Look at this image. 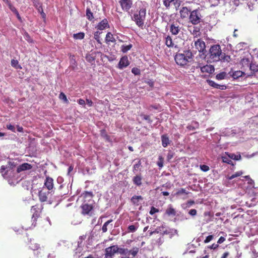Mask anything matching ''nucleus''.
<instances>
[{
    "mask_svg": "<svg viewBox=\"0 0 258 258\" xmlns=\"http://www.w3.org/2000/svg\"><path fill=\"white\" fill-rule=\"evenodd\" d=\"M43 207L42 205L40 204H36L35 206H33L31 207V212L32 213V224L30 225H26L25 229L26 230H28L29 229H31L36 225V221L40 216V214L42 212Z\"/></svg>",
    "mask_w": 258,
    "mask_h": 258,
    "instance_id": "1",
    "label": "nucleus"
},
{
    "mask_svg": "<svg viewBox=\"0 0 258 258\" xmlns=\"http://www.w3.org/2000/svg\"><path fill=\"white\" fill-rule=\"evenodd\" d=\"M192 53L190 51H185L184 53H176L174 59L178 65L184 66L189 62L190 59H192Z\"/></svg>",
    "mask_w": 258,
    "mask_h": 258,
    "instance_id": "2",
    "label": "nucleus"
},
{
    "mask_svg": "<svg viewBox=\"0 0 258 258\" xmlns=\"http://www.w3.org/2000/svg\"><path fill=\"white\" fill-rule=\"evenodd\" d=\"M146 16V9L143 7L140 9L138 12H136L133 15L132 18L136 25L140 27L143 28L144 25V22Z\"/></svg>",
    "mask_w": 258,
    "mask_h": 258,
    "instance_id": "3",
    "label": "nucleus"
},
{
    "mask_svg": "<svg viewBox=\"0 0 258 258\" xmlns=\"http://www.w3.org/2000/svg\"><path fill=\"white\" fill-rule=\"evenodd\" d=\"M222 53V52L220 45H213L209 50V58L213 62L218 61L221 59Z\"/></svg>",
    "mask_w": 258,
    "mask_h": 258,
    "instance_id": "4",
    "label": "nucleus"
},
{
    "mask_svg": "<svg viewBox=\"0 0 258 258\" xmlns=\"http://www.w3.org/2000/svg\"><path fill=\"white\" fill-rule=\"evenodd\" d=\"M202 16L199 9H196L190 12L188 20L189 22L194 25H196L202 22Z\"/></svg>",
    "mask_w": 258,
    "mask_h": 258,
    "instance_id": "5",
    "label": "nucleus"
},
{
    "mask_svg": "<svg viewBox=\"0 0 258 258\" xmlns=\"http://www.w3.org/2000/svg\"><path fill=\"white\" fill-rule=\"evenodd\" d=\"M50 192L46 191V189L43 187L38 192V198L39 201L42 202H46L47 201L48 197Z\"/></svg>",
    "mask_w": 258,
    "mask_h": 258,
    "instance_id": "6",
    "label": "nucleus"
},
{
    "mask_svg": "<svg viewBox=\"0 0 258 258\" xmlns=\"http://www.w3.org/2000/svg\"><path fill=\"white\" fill-rule=\"evenodd\" d=\"M250 58L248 55L247 57H243L240 60V64L241 66V69H243L245 71L248 70L251 63V61Z\"/></svg>",
    "mask_w": 258,
    "mask_h": 258,
    "instance_id": "7",
    "label": "nucleus"
},
{
    "mask_svg": "<svg viewBox=\"0 0 258 258\" xmlns=\"http://www.w3.org/2000/svg\"><path fill=\"white\" fill-rule=\"evenodd\" d=\"M197 68H200L201 71L203 73H208L209 74H212L214 71V68L212 65L206 64L205 66H202L201 63H199L198 65L196 66Z\"/></svg>",
    "mask_w": 258,
    "mask_h": 258,
    "instance_id": "8",
    "label": "nucleus"
},
{
    "mask_svg": "<svg viewBox=\"0 0 258 258\" xmlns=\"http://www.w3.org/2000/svg\"><path fill=\"white\" fill-rule=\"evenodd\" d=\"M119 4L124 11L127 12L132 7L133 0H120Z\"/></svg>",
    "mask_w": 258,
    "mask_h": 258,
    "instance_id": "9",
    "label": "nucleus"
},
{
    "mask_svg": "<svg viewBox=\"0 0 258 258\" xmlns=\"http://www.w3.org/2000/svg\"><path fill=\"white\" fill-rule=\"evenodd\" d=\"M169 30L172 35H176L180 31L181 27L178 23L173 22L170 25Z\"/></svg>",
    "mask_w": 258,
    "mask_h": 258,
    "instance_id": "10",
    "label": "nucleus"
},
{
    "mask_svg": "<svg viewBox=\"0 0 258 258\" xmlns=\"http://www.w3.org/2000/svg\"><path fill=\"white\" fill-rule=\"evenodd\" d=\"M195 46L196 49H197L200 52H204V51L206 50L205 43L201 39H198L196 41H195Z\"/></svg>",
    "mask_w": 258,
    "mask_h": 258,
    "instance_id": "11",
    "label": "nucleus"
},
{
    "mask_svg": "<svg viewBox=\"0 0 258 258\" xmlns=\"http://www.w3.org/2000/svg\"><path fill=\"white\" fill-rule=\"evenodd\" d=\"M117 251L118 249H117V245H113L105 249V253L112 256V257L115 253H117Z\"/></svg>",
    "mask_w": 258,
    "mask_h": 258,
    "instance_id": "12",
    "label": "nucleus"
},
{
    "mask_svg": "<svg viewBox=\"0 0 258 258\" xmlns=\"http://www.w3.org/2000/svg\"><path fill=\"white\" fill-rule=\"evenodd\" d=\"M191 10L186 7H183L179 11L180 16L182 19H185L187 17L189 18V14L190 13Z\"/></svg>",
    "mask_w": 258,
    "mask_h": 258,
    "instance_id": "13",
    "label": "nucleus"
},
{
    "mask_svg": "<svg viewBox=\"0 0 258 258\" xmlns=\"http://www.w3.org/2000/svg\"><path fill=\"white\" fill-rule=\"evenodd\" d=\"M130 64V62L128 60V58L126 56L122 57L118 64V68L119 69H122L124 68L127 67Z\"/></svg>",
    "mask_w": 258,
    "mask_h": 258,
    "instance_id": "14",
    "label": "nucleus"
},
{
    "mask_svg": "<svg viewBox=\"0 0 258 258\" xmlns=\"http://www.w3.org/2000/svg\"><path fill=\"white\" fill-rule=\"evenodd\" d=\"M44 188H46L48 191L51 190L53 188V179L49 177H47L44 183Z\"/></svg>",
    "mask_w": 258,
    "mask_h": 258,
    "instance_id": "15",
    "label": "nucleus"
},
{
    "mask_svg": "<svg viewBox=\"0 0 258 258\" xmlns=\"http://www.w3.org/2000/svg\"><path fill=\"white\" fill-rule=\"evenodd\" d=\"M32 166L28 163H24L19 165L17 168V172L20 173L22 171L31 169Z\"/></svg>",
    "mask_w": 258,
    "mask_h": 258,
    "instance_id": "16",
    "label": "nucleus"
},
{
    "mask_svg": "<svg viewBox=\"0 0 258 258\" xmlns=\"http://www.w3.org/2000/svg\"><path fill=\"white\" fill-rule=\"evenodd\" d=\"M81 208L82 209V214L87 215L89 214L90 212L92 210L93 208L91 205L88 204H84L81 206Z\"/></svg>",
    "mask_w": 258,
    "mask_h": 258,
    "instance_id": "17",
    "label": "nucleus"
},
{
    "mask_svg": "<svg viewBox=\"0 0 258 258\" xmlns=\"http://www.w3.org/2000/svg\"><path fill=\"white\" fill-rule=\"evenodd\" d=\"M109 27L108 22L106 19H104L98 23L97 28L98 30H103Z\"/></svg>",
    "mask_w": 258,
    "mask_h": 258,
    "instance_id": "18",
    "label": "nucleus"
},
{
    "mask_svg": "<svg viewBox=\"0 0 258 258\" xmlns=\"http://www.w3.org/2000/svg\"><path fill=\"white\" fill-rule=\"evenodd\" d=\"M162 145L164 148L170 144L171 141L169 140L167 134H164L161 136Z\"/></svg>",
    "mask_w": 258,
    "mask_h": 258,
    "instance_id": "19",
    "label": "nucleus"
},
{
    "mask_svg": "<svg viewBox=\"0 0 258 258\" xmlns=\"http://www.w3.org/2000/svg\"><path fill=\"white\" fill-rule=\"evenodd\" d=\"M208 84L214 88L220 89L221 90H225L226 89V86L225 85H221L218 84H217L214 81L212 80H208Z\"/></svg>",
    "mask_w": 258,
    "mask_h": 258,
    "instance_id": "20",
    "label": "nucleus"
},
{
    "mask_svg": "<svg viewBox=\"0 0 258 258\" xmlns=\"http://www.w3.org/2000/svg\"><path fill=\"white\" fill-rule=\"evenodd\" d=\"M165 44L169 48L173 47L174 46L172 39L169 35L165 37Z\"/></svg>",
    "mask_w": 258,
    "mask_h": 258,
    "instance_id": "21",
    "label": "nucleus"
},
{
    "mask_svg": "<svg viewBox=\"0 0 258 258\" xmlns=\"http://www.w3.org/2000/svg\"><path fill=\"white\" fill-rule=\"evenodd\" d=\"M105 41L107 43L109 42L114 43L116 41V39L113 35L111 32H108L106 35Z\"/></svg>",
    "mask_w": 258,
    "mask_h": 258,
    "instance_id": "22",
    "label": "nucleus"
},
{
    "mask_svg": "<svg viewBox=\"0 0 258 258\" xmlns=\"http://www.w3.org/2000/svg\"><path fill=\"white\" fill-rule=\"evenodd\" d=\"M143 199V198L141 196H134L131 198V201L133 205L139 206L140 201Z\"/></svg>",
    "mask_w": 258,
    "mask_h": 258,
    "instance_id": "23",
    "label": "nucleus"
},
{
    "mask_svg": "<svg viewBox=\"0 0 258 258\" xmlns=\"http://www.w3.org/2000/svg\"><path fill=\"white\" fill-rule=\"evenodd\" d=\"M113 221L112 219L109 220L106 222L104 223L102 227V230L103 233H105L107 231L108 228L107 227L109 226L110 229H112L113 227L112 224H111L110 226L109 225L110 223Z\"/></svg>",
    "mask_w": 258,
    "mask_h": 258,
    "instance_id": "24",
    "label": "nucleus"
},
{
    "mask_svg": "<svg viewBox=\"0 0 258 258\" xmlns=\"http://www.w3.org/2000/svg\"><path fill=\"white\" fill-rule=\"evenodd\" d=\"M142 176L141 175H137L133 179V183L137 186H140L142 184Z\"/></svg>",
    "mask_w": 258,
    "mask_h": 258,
    "instance_id": "25",
    "label": "nucleus"
},
{
    "mask_svg": "<svg viewBox=\"0 0 258 258\" xmlns=\"http://www.w3.org/2000/svg\"><path fill=\"white\" fill-rule=\"evenodd\" d=\"M139 248L137 247H134L132 249L128 250L127 254L131 255L133 257H135L137 255L139 252Z\"/></svg>",
    "mask_w": 258,
    "mask_h": 258,
    "instance_id": "26",
    "label": "nucleus"
},
{
    "mask_svg": "<svg viewBox=\"0 0 258 258\" xmlns=\"http://www.w3.org/2000/svg\"><path fill=\"white\" fill-rule=\"evenodd\" d=\"M220 60L223 62H229L231 60V58L230 55H226L225 53H222L221 59Z\"/></svg>",
    "mask_w": 258,
    "mask_h": 258,
    "instance_id": "27",
    "label": "nucleus"
},
{
    "mask_svg": "<svg viewBox=\"0 0 258 258\" xmlns=\"http://www.w3.org/2000/svg\"><path fill=\"white\" fill-rule=\"evenodd\" d=\"M243 174V172L242 171H238L236 172L235 173L233 174L231 176H228L227 179L229 180H232L235 177H237L241 176Z\"/></svg>",
    "mask_w": 258,
    "mask_h": 258,
    "instance_id": "28",
    "label": "nucleus"
},
{
    "mask_svg": "<svg viewBox=\"0 0 258 258\" xmlns=\"http://www.w3.org/2000/svg\"><path fill=\"white\" fill-rule=\"evenodd\" d=\"M132 47H133V45L132 44H130L127 45H122L121 46V51L123 53H126L128 50H130Z\"/></svg>",
    "mask_w": 258,
    "mask_h": 258,
    "instance_id": "29",
    "label": "nucleus"
},
{
    "mask_svg": "<svg viewBox=\"0 0 258 258\" xmlns=\"http://www.w3.org/2000/svg\"><path fill=\"white\" fill-rule=\"evenodd\" d=\"M11 66L15 69H21L22 67L19 64V62L17 59H13L11 62Z\"/></svg>",
    "mask_w": 258,
    "mask_h": 258,
    "instance_id": "30",
    "label": "nucleus"
},
{
    "mask_svg": "<svg viewBox=\"0 0 258 258\" xmlns=\"http://www.w3.org/2000/svg\"><path fill=\"white\" fill-rule=\"evenodd\" d=\"M86 16L90 21H92L94 19L93 14L89 8L86 9Z\"/></svg>",
    "mask_w": 258,
    "mask_h": 258,
    "instance_id": "31",
    "label": "nucleus"
},
{
    "mask_svg": "<svg viewBox=\"0 0 258 258\" xmlns=\"http://www.w3.org/2000/svg\"><path fill=\"white\" fill-rule=\"evenodd\" d=\"M166 214L168 216H175L176 211L174 209L170 207L166 210Z\"/></svg>",
    "mask_w": 258,
    "mask_h": 258,
    "instance_id": "32",
    "label": "nucleus"
},
{
    "mask_svg": "<svg viewBox=\"0 0 258 258\" xmlns=\"http://www.w3.org/2000/svg\"><path fill=\"white\" fill-rule=\"evenodd\" d=\"M85 33L84 32H79L78 33L74 34L73 35V37L75 39H80L82 40L84 38Z\"/></svg>",
    "mask_w": 258,
    "mask_h": 258,
    "instance_id": "33",
    "label": "nucleus"
},
{
    "mask_svg": "<svg viewBox=\"0 0 258 258\" xmlns=\"http://www.w3.org/2000/svg\"><path fill=\"white\" fill-rule=\"evenodd\" d=\"M248 69L250 70V71H251L253 72V73L257 72H258V64H256L254 63H252L251 62Z\"/></svg>",
    "mask_w": 258,
    "mask_h": 258,
    "instance_id": "34",
    "label": "nucleus"
},
{
    "mask_svg": "<svg viewBox=\"0 0 258 258\" xmlns=\"http://www.w3.org/2000/svg\"><path fill=\"white\" fill-rule=\"evenodd\" d=\"M117 249H118L117 253H119L121 254L126 255L128 253V250L127 248H120L117 245Z\"/></svg>",
    "mask_w": 258,
    "mask_h": 258,
    "instance_id": "35",
    "label": "nucleus"
},
{
    "mask_svg": "<svg viewBox=\"0 0 258 258\" xmlns=\"http://www.w3.org/2000/svg\"><path fill=\"white\" fill-rule=\"evenodd\" d=\"M138 228V226L131 225L128 226L127 227V232H135L137 229Z\"/></svg>",
    "mask_w": 258,
    "mask_h": 258,
    "instance_id": "36",
    "label": "nucleus"
},
{
    "mask_svg": "<svg viewBox=\"0 0 258 258\" xmlns=\"http://www.w3.org/2000/svg\"><path fill=\"white\" fill-rule=\"evenodd\" d=\"M164 158L162 156H159L158 157V161H157V165L160 168L163 166Z\"/></svg>",
    "mask_w": 258,
    "mask_h": 258,
    "instance_id": "37",
    "label": "nucleus"
},
{
    "mask_svg": "<svg viewBox=\"0 0 258 258\" xmlns=\"http://www.w3.org/2000/svg\"><path fill=\"white\" fill-rule=\"evenodd\" d=\"M189 194V192L188 191H186V190L183 188H181L180 189H179L176 193H175V195L176 196H180L182 194H185V195H188Z\"/></svg>",
    "mask_w": 258,
    "mask_h": 258,
    "instance_id": "38",
    "label": "nucleus"
},
{
    "mask_svg": "<svg viewBox=\"0 0 258 258\" xmlns=\"http://www.w3.org/2000/svg\"><path fill=\"white\" fill-rule=\"evenodd\" d=\"M243 72L242 71H235L233 73L232 76L233 78L236 79L238 78L239 77L242 76Z\"/></svg>",
    "mask_w": 258,
    "mask_h": 258,
    "instance_id": "39",
    "label": "nucleus"
},
{
    "mask_svg": "<svg viewBox=\"0 0 258 258\" xmlns=\"http://www.w3.org/2000/svg\"><path fill=\"white\" fill-rule=\"evenodd\" d=\"M226 76V73L225 72H221L216 76V78L218 80H223L225 78Z\"/></svg>",
    "mask_w": 258,
    "mask_h": 258,
    "instance_id": "40",
    "label": "nucleus"
},
{
    "mask_svg": "<svg viewBox=\"0 0 258 258\" xmlns=\"http://www.w3.org/2000/svg\"><path fill=\"white\" fill-rule=\"evenodd\" d=\"M141 160H139V161L137 163L135 164L134 165V169H133V171L134 172H136V171H138V170L139 169H140L141 167Z\"/></svg>",
    "mask_w": 258,
    "mask_h": 258,
    "instance_id": "41",
    "label": "nucleus"
},
{
    "mask_svg": "<svg viewBox=\"0 0 258 258\" xmlns=\"http://www.w3.org/2000/svg\"><path fill=\"white\" fill-rule=\"evenodd\" d=\"M100 135L104 139H105L107 140H109V136L107 135V134L105 130H101L100 131Z\"/></svg>",
    "mask_w": 258,
    "mask_h": 258,
    "instance_id": "42",
    "label": "nucleus"
},
{
    "mask_svg": "<svg viewBox=\"0 0 258 258\" xmlns=\"http://www.w3.org/2000/svg\"><path fill=\"white\" fill-rule=\"evenodd\" d=\"M174 1V0H164L163 1V5L166 9H169L170 6V4Z\"/></svg>",
    "mask_w": 258,
    "mask_h": 258,
    "instance_id": "43",
    "label": "nucleus"
},
{
    "mask_svg": "<svg viewBox=\"0 0 258 258\" xmlns=\"http://www.w3.org/2000/svg\"><path fill=\"white\" fill-rule=\"evenodd\" d=\"M9 7V9L11 10V11H13L14 9L16 8L12 5V4L11 3V2L9 0H5L4 1Z\"/></svg>",
    "mask_w": 258,
    "mask_h": 258,
    "instance_id": "44",
    "label": "nucleus"
},
{
    "mask_svg": "<svg viewBox=\"0 0 258 258\" xmlns=\"http://www.w3.org/2000/svg\"><path fill=\"white\" fill-rule=\"evenodd\" d=\"M83 195L85 198H87L88 197L92 198L94 196L92 191H85L83 193Z\"/></svg>",
    "mask_w": 258,
    "mask_h": 258,
    "instance_id": "45",
    "label": "nucleus"
},
{
    "mask_svg": "<svg viewBox=\"0 0 258 258\" xmlns=\"http://www.w3.org/2000/svg\"><path fill=\"white\" fill-rule=\"evenodd\" d=\"M132 72L135 75H139L141 73L140 70L137 68H133L132 69Z\"/></svg>",
    "mask_w": 258,
    "mask_h": 258,
    "instance_id": "46",
    "label": "nucleus"
},
{
    "mask_svg": "<svg viewBox=\"0 0 258 258\" xmlns=\"http://www.w3.org/2000/svg\"><path fill=\"white\" fill-rule=\"evenodd\" d=\"M159 209L155 208L154 207H152L151 208V210L149 212V213L151 215H153V214H154L155 213H157V212H159Z\"/></svg>",
    "mask_w": 258,
    "mask_h": 258,
    "instance_id": "47",
    "label": "nucleus"
},
{
    "mask_svg": "<svg viewBox=\"0 0 258 258\" xmlns=\"http://www.w3.org/2000/svg\"><path fill=\"white\" fill-rule=\"evenodd\" d=\"M59 98L60 99L64 100V102H68V100L67 99V96H66V95L63 93L61 92L60 93L59 96Z\"/></svg>",
    "mask_w": 258,
    "mask_h": 258,
    "instance_id": "48",
    "label": "nucleus"
},
{
    "mask_svg": "<svg viewBox=\"0 0 258 258\" xmlns=\"http://www.w3.org/2000/svg\"><path fill=\"white\" fill-rule=\"evenodd\" d=\"M86 58L87 60L90 62H92L95 60L94 57L91 54L87 55Z\"/></svg>",
    "mask_w": 258,
    "mask_h": 258,
    "instance_id": "49",
    "label": "nucleus"
},
{
    "mask_svg": "<svg viewBox=\"0 0 258 258\" xmlns=\"http://www.w3.org/2000/svg\"><path fill=\"white\" fill-rule=\"evenodd\" d=\"M200 169L204 171V172H206V171H208L210 169V168L208 166L206 165H200Z\"/></svg>",
    "mask_w": 258,
    "mask_h": 258,
    "instance_id": "50",
    "label": "nucleus"
},
{
    "mask_svg": "<svg viewBox=\"0 0 258 258\" xmlns=\"http://www.w3.org/2000/svg\"><path fill=\"white\" fill-rule=\"evenodd\" d=\"M213 238L214 236L213 235H209L206 238L205 240H204V243H207L211 241Z\"/></svg>",
    "mask_w": 258,
    "mask_h": 258,
    "instance_id": "51",
    "label": "nucleus"
},
{
    "mask_svg": "<svg viewBox=\"0 0 258 258\" xmlns=\"http://www.w3.org/2000/svg\"><path fill=\"white\" fill-rule=\"evenodd\" d=\"M229 157L234 159V160H239V159H241V156L240 155H236L235 154H231L230 156H229Z\"/></svg>",
    "mask_w": 258,
    "mask_h": 258,
    "instance_id": "52",
    "label": "nucleus"
},
{
    "mask_svg": "<svg viewBox=\"0 0 258 258\" xmlns=\"http://www.w3.org/2000/svg\"><path fill=\"white\" fill-rule=\"evenodd\" d=\"M7 128L14 133L16 132L15 126L11 124H7Z\"/></svg>",
    "mask_w": 258,
    "mask_h": 258,
    "instance_id": "53",
    "label": "nucleus"
},
{
    "mask_svg": "<svg viewBox=\"0 0 258 258\" xmlns=\"http://www.w3.org/2000/svg\"><path fill=\"white\" fill-rule=\"evenodd\" d=\"M12 12L13 13H14L16 15L17 18L19 20H20L21 19V17L19 15V13L18 11H17V10L16 9V8L14 9L13 11H12Z\"/></svg>",
    "mask_w": 258,
    "mask_h": 258,
    "instance_id": "54",
    "label": "nucleus"
},
{
    "mask_svg": "<svg viewBox=\"0 0 258 258\" xmlns=\"http://www.w3.org/2000/svg\"><path fill=\"white\" fill-rule=\"evenodd\" d=\"M189 214L191 216H196L197 214V211L196 209H191L188 212Z\"/></svg>",
    "mask_w": 258,
    "mask_h": 258,
    "instance_id": "55",
    "label": "nucleus"
},
{
    "mask_svg": "<svg viewBox=\"0 0 258 258\" xmlns=\"http://www.w3.org/2000/svg\"><path fill=\"white\" fill-rule=\"evenodd\" d=\"M200 29L199 27L195 26L194 27L193 34L197 35L198 33L200 32Z\"/></svg>",
    "mask_w": 258,
    "mask_h": 258,
    "instance_id": "56",
    "label": "nucleus"
},
{
    "mask_svg": "<svg viewBox=\"0 0 258 258\" xmlns=\"http://www.w3.org/2000/svg\"><path fill=\"white\" fill-rule=\"evenodd\" d=\"M98 33V32H96L95 33V34H94V38L96 40V41H97L98 43H99L100 44H101V41L100 40L99 36Z\"/></svg>",
    "mask_w": 258,
    "mask_h": 258,
    "instance_id": "57",
    "label": "nucleus"
},
{
    "mask_svg": "<svg viewBox=\"0 0 258 258\" xmlns=\"http://www.w3.org/2000/svg\"><path fill=\"white\" fill-rule=\"evenodd\" d=\"M245 179L248 180V183L250 184H254L253 181L250 178L249 175L245 176L244 177Z\"/></svg>",
    "mask_w": 258,
    "mask_h": 258,
    "instance_id": "58",
    "label": "nucleus"
},
{
    "mask_svg": "<svg viewBox=\"0 0 258 258\" xmlns=\"http://www.w3.org/2000/svg\"><path fill=\"white\" fill-rule=\"evenodd\" d=\"M31 1L33 2V5L35 7H37L39 5L41 4V3H39V0H31Z\"/></svg>",
    "mask_w": 258,
    "mask_h": 258,
    "instance_id": "59",
    "label": "nucleus"
},
{
    "mask_svg": "<svg viewBox=\"0 0 258 258\" xmlns=\"http://www.w3.org/2000/svg\"><path fill=\"white\" fill-rule=\"evenodd\" d=\"M225 240V238L224 237L221 236L219 238V239L217 241V243L219 244H221V243H223Z\"/></svg>",
    "mask_w": 258,
    "mask_h": 258,
    "instance_id": "60",
    "label": "nucleus"
},
{
    "mask_svg": "<svg viewBox=\"0 0 258 258\" xmlns=\"http://www.w3.org/2000/svg\"><path fill=\"white\" fill-rule=\"evenodd\" d=\"M143 118L146 120H148L149 122H151L152 120L150 119V116L149 115H144Z\"/></svg>",
    "mask_w": 258,
    "mask_h": 258,
    "instance_id": "61",
    "label": "nucleus"
},
{
    "mask_svg": "<svg viewBox=\"0 0 258 258\" xmlns=\"http://www.w3.org/2000/svg\"><path fill=\"white\" fill-rule=\"evenodd\" d=\"M219 246V245L218 244L213 243L212 244L209 248L210 249H215Z\"/></svg>",
    "mask_w": 258,
    "mask_h": 258,
    "instance_id": "62",
    "label": "nucleus"
},
{
    "mask_svg": "<svg viewBox=\"0 0 258 258\" xmlns=\"http://www.w3.org/2000/svg\"><path fill=\"white\" fill-rule=\"evenodd\" d=\"M222 161L224 163L229 164L230 162H231V161L226 157H222Z\"/></svg>",
    "mask_w": 258,
    "mask_h": 258,
    "instance_id": "63",
    "label": "nucleus"
},
{
    "mask_svg": "<svg viewBox=\"0 0 258 258\" xmlns=\"http://www.w3.org/2000/svg\"><path fill=\"white\" fill-rule=\"evenodd\" d=\"M78 103L81 105H84L85 104V101L83 99H79L78 101Z\"/></svg>",
    "mask_w": 258,
    "mask_h": 258,
    "instance_id": "64",
    "label": "nucleus"
}]
</instances>
